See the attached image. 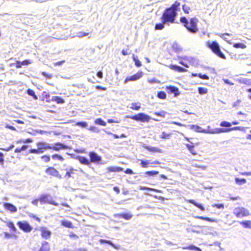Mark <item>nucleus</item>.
I'll return each mask as SVG.
<instances>
[{
  "label": "nucleus",
  "instance_id": "obj_1",
  "mask_svg": "<svg viewBox=\"0 0 251 251\" xmlns=\"http://www.w3.org/2000/svg\"><path fill=\"white\" fill-rule=\"evenodd\" d=\"M180 5V3L177 0H176L170 7L166 8L161 16V22L168 24L175 23Z\"/></svg>",
  "mask_w": 251,
  "mask_h": 251
},
{
  "label": "nucleus",
  "instance_id": "obj_2",
  "mask_svg": "<svg viewBox=\"0 0 251 251\" xmlns=\"http://www.w3.org/2000/svg\"><path fill=\"white\" fill-rule=\"evenodd\" d=\"M179 21L182 24L184 27L189 32L193 33L198 32V28L197 25L199 20L196 17L191 18L188 21L185 16H182L180 18Z\"/></svg>",
  "mask_w": 251,
  "mask_h": 251
},
{
  "label": "nucleus",
  "instance_id": "obj_3",
  "mask_svg": "<svg viewBox=\"0 0 251 251\" xmlns=\"http://www.w3.org/2000/svg\"><path fill=\"white\" fill-rule=\"evenodd\" d=\"M206 46L216 55L222 59H226V56L221 50L220 47L216 41H214L211 42L208 41L206 43Z\"/></svg>",
  "mask_w": 251,
  "mask_h": 251
},
{
  "label": "nucleus",
  "instance_id": "obj_4",
  "mask_svg": "<svg viewBox=\"0 0 251 251\" xmlns=\"http://www.w3.org/2000/svg\"><path fill=\"white\" fill-rule=\"evenodd\" d=\"M233 213L238 218H242L250 215L249 211L243 207H235L233 210Z\"/></svg>",
  "mask_w": 251,
  "mask_h": 251
},
{
  "label": "nucleus",
  "instance_id": "obj_5",
  "mask_svg": "<svg viewBox=\"0 0 251 251\" xmlns=\"http://www.w3.org/2000/svg\"><path fill=\"white\" fill-rule=\"evenodd\" d=\"M127 117L142 122H148L151 119V117L149 115L143 113H139L132 116H127Z\"/></svg>",
  "mask_w": 251,
  "mask_h": 251
},
{
  "label": "nucleus",
  "instance_id": "obj_6",
  "mask_svg": "<svg viewBox=\"0 0 251 251\" xmlns=\"http://www.w3.org/2000/svg\"><path fill=\"white\" fill-rule=\"evenodd\" d=\"M39 201L42 204L48 203L55 206H58L59 204L52 200V197L49 195H42L39 199Z\"/></svg>",
  "mask_w": 251,
  "mask_h": 251
},
{
  "label": "nucleus",
  "instance_id": "obj_7",
  "mask_svg": "<svg viewBox=\"0 0 251 251\" xmlns=\"http://www.w3.org/2000/svg\"><path fill=\"white\" fill-rule=\"evenodd\" d=\"M17 225L21 229L26 232H30L32 229V227L25 221L19 222Z\"/></svg>",
  "mask_w": 251,
  "mask_h": 251
},
{
  "label": "nucleus",
  "instance_id": "obj_8",
  "mask_svg": "<svg viewBox=\"0 0 251 251\" xmlns=\"http://www.w3.org/2000/svg\"><path fill=\"white\" fill-rule=\"evenodd\" d=\"M143 75V72L142 71H139L137 73L134 75H133L131 76H127L125 79V83H126L129 81H135L141 78Z\"/></svg>",
  "mask_w": 251,
  "mask_h": 251
},
{
  "label": "nucleus",
  "instance_id": "obj_9",
  "mask_svg": "<svg viewBox=\"0 0 251 251\" xmlns=\"http://www.w3.org/2000/svg\"><path fill=\"white\" fill-rule=\"evenodd\" d=\"M45 172L49 175L56 177L59 179L62 178V176L59 174V172L53 167H50L48 168L46 170Z\"/></svg>",
  "mask_w": 251,
  "mask_h": 251
},
{
  "label": "nucleus",
  "instance_id": "obj_10",
  "mask_svg": "<svg viewBox=\"0 0 251 251\" xmlns=\"http://www.w3.org/2000/svg\"><path fill=\"white\" fill-rule=\"evenodd\" d=\"M32 63V60L29 59H25L22 61L19 60H16L15 61V65L17 69L22 68L23 66H28V65Z\"/></svg>",
  "mask_w": 251,
  "mask_h": 251
},
{
  "label": "nucleus",
  "instance_id": "obj_11",
  "mask_svg": "<svg viewBox=\"0 0 251 251\" xmlns=\"http://www.w3.org/2000/svg\"><path fill=\"white\" fill-rule=\"evenodd\" d=\"M51 149L55 151H59L61 149L65 150L69 149V147L60 142L56 143L54 145H51Z\"/></svg>",
  "mask_w": 251,
  "mask_h": 251
},
{
  "label": "nucleus",
  "instance_id": "obj_12",
  "mask_svg": "<svg viewBox=\"0 0 251 251\" xmlns=\"http://www.w3.org/2000/svg\"><path fill=\"white\" fill-rule=\"evenodd\" d=\"M89 155L90 156L91 161L93 163H99L101 160V157L95 152H90Z\"/></svg>",
  "mask_w": 251,
  "mask_h": 251
},
{
  "label": "nucleus",
  "instance_id": "obj_13",
  "mask_svg": "<svg viewBox=\"0 0 251 251\" xmlns=\"http://www.w3.org/2000/svg\"><path fill=\"white\" fill-rule=\"evenodd\" d=\"M3 206L6 210H8L12 213L16 212L17 211L16 207L10 203H4Z\"/></svg>",
  "mask_w": 251,
  "mask_h": 251
},
{
  "label": "nucleus",
  "instance_id": "obj_14",
  "mask_svg": "<svg viewBox=\"0 0 251 251\" xmlns=\"http://www.w3.org/2000/svg\"><path fill=\"white\" fill-rule=\"evenodd\" d=\"M41 236L43 238L48 239L51 235V232L46 227H43L41 229Z\"/></svg>",
  "mask_w": 251,
  "mask_h": 251
},
{
  "label": "nucleus",
  "instance_id": "obj_15",
  "mask_svg": "<svg viewBox=\"0 0 251 251\" xmlns=\"http://www.w3.org/2000/svg\"><path fill=\"white\" fill-rule=\"evenodd\" d=\"M166 90L168 93H174L175 95L179 94V93L178 88L174 86H166Z\"/></svg>",
  "mask_w": 251,
  "mask_h": 251
},
{
  "label": "nucleus",
  "instance_id": "obj_16",
  "mask_svg": "<svg viewBox=\"0 0 251 251\" xmlns=\"http://www.w3.org/2000/svg\"><path fill=\"white\" fill-rule=\"evenodd\" d=\"M117 218H122L126 220H130L133 215L130 213H122V214H118L115 216Z\"/></svg>",
  "mask_w": 251,
  "mask_h": 251
},
{
  "label": "nucleus",
  "instance_id": "obj_17",
  "mask_svg": "<svg viewBox=\"0 0 251 251\" xmlns=\"http://www.w3.org/2000/svg\"><path fill=\"white\" fill-rule=\"evenodd\" d=\"M168 67L173 70H175L178 72H184L187 71V69L182 68L176 65L171 64L168 66Z\"/></svg>",
  "mask_w": 251,
  "mask_h": 251
},
{
  "label": "nucleus",
  "instance_id": "obj_18",
  "mask_svg": "<svg viewBox=\"0 0 251 251\" xmlns=\"http://www.w3.org/2000/svg\"><path fill=\"white\" fill-rule=\"evenodd\" d=\"M150 164H160V162L158 161L151 162L149 160H141V165L143 168H147Z\"/></svg>",
  "mask_w": 251,
  "mask_h": 251
},
{
  "label": "nucleus",
  "instance_id": "obj_19",
  "mask_svg": "<svg viewBox=\"0 0 251 251\" xmlns=\"http://www.w3.org/2000/svg\"><path fill=\"white\" fill-rule=\"evenodd\" d=\"M100 242L101 244H103V243L108 244L116 250H120L121 249V246L120 245H115L109 240H104V239H100Z\"/></svg>",
  "mask_w": 251,
  "mask_h": 251
},
{
  "label": "nucleus",
  "instance_id": "obj_20",
  "mask_svg": "<svg viewBox=\"0 0 251 251\" xmlns=\"http://www.w3.org/2000/svg\"><path fill=\"white\" fill-rule=\"evenodd\" d=\"M37 147L43 150L50 149L51 145L47 142H38L36 144Z\"/></svg>",
  "mask_w": 251,
  "mask_h": 251
},
{
  "label": "nucleus",
  "instance_id": "obj_21",
  "mask_svg": "<svg viewBox=\"0 0 251 251\" xmlns=\"http://www.w3.org/2000/svg\"><path fill=\"white\" fill-rule=\"evenodd\" d=\"M144 148L152 152H159V153H162V150L157 148V147H151V146H145Z\"/></svg>",
  "mask_w": 251,
  "mask_h": 251
},
{
  "label": "nucleus",
  "instance_id": "obj_22",
  "mask_svg": "<svg viewBox=\"0 0 251 251\" xmlns=\"http://www.w3.org/2000/svg\"><path fill=\"white\" fill-rule=\"evenodd\" d=\"M187 201L188 203H192V204H194V205H195L196 206H197V207L200 208L201 211H204V210H205L204 207L201 204L196 202L193 200H187Z\"/></svg>",
  "mask_w": 251,
  "mask_h": 251
},
{
  "label": "nucleus",
  "instance_id": "obj_23",
  "mask_svg": "<svg viewBox=\"0 0 251 251\" xmlns=\"http://www.w3.org/2000/svg\"><path fill=\"white\" fill-rule=\"evenodd\" d=\"M239 223L245 228H251V221H242L240 222Z\"/></svg>",
  "mask_w": 251,
  "mask_h": 251
},
{
  "label": "nucleus",
  "instance_id": "obj_24",
  "mask_svg": "<svg viewBox=\"0 0 251 251\" xmlns=\"http://www.w3.org/2000/svg\"><path fill=\"white\" fill-rule=\"evenodd\" d=\"M50 246L48 242L45 241L42 243V246L39 251H49Z\"/></svg>",
  "mask_w": 251,
  "mask_h": 251
},
{
  "label": "nucleus",
  "instance_id": "obj_25",
  "mask_svg": "<svg viewBox=\"0 0 251 251\" xmlns=\"http://www.w3.org/2000/svg\"><path fill=\"white\" fill-rule=\"evenodd\" d=\"M190 128L196 132L203 133V129L199 126L194 125H191L190 126Z\"/></svg>",
  "mask_w": 251,
  "mask_h": 251
},
{
  "label": "nucleus",
  "instance_id": "obj_26",
  "mask_svg": "<svg viewBox=\"0 0 251 251\" xmlns=\"http://www.w3.org/2000/svg\"><path fill=\"white\" fill-rule=\"evenodd\" d=\"M78 159L79 162L85 165H89L90 164L89 161L85 157L79 156Z\"/></svg>",
  "mask_w": 251,
  "mask_h": 251
},
{
  "label": "nucleus",
  "instance_id": "obj_27",
  "mask_svg": "<svg viewBox=\"0 0 251 251\" xmlns=\"http://www.w3.org/2000/svg\"><path fill=\"white\" fill-rule=\"evenodd\" d=\"M183 249L184 250H194V251H201V249L194 245H190L188 247H183Z\"/></svg>",
  "mask_w": 251,
  "mask_h": 251
},
{
  "label": "nucleus",
  "instance_id": "obj_28",
  "mask_svg": "<svg viewBox=\"0 0 251 251\" xmlns=\"http://www.w3.org/2000/svg\"><path fill=\"white\" fill-rule=\"evenodd\" d=\"M168 24L167 23H163L161 22L160 23L156 24L155 25V30H162L164 28V24Z\"/></svg>",
  "mask_w": 251,
  "mask_h": 251
},
{
  "label": "nucleus",
  "instance_id": "obj_29",
  "mask_svg": "<svg viewBox=\"0 0 251 251\" xmlns=\"http://www.w3.org/2000/svg\"><path fill=\"white\" fill-rule=\"evenodd\" d=\"M139 188H139L140 190H148L154 191V192H156L162 193L161 190L155 189L154 188H149V187H145V186H140Z\"/></svg>",
  "mask_w": 251,
  "mask_h": 251
},
{
  "label": "nucleus",
  "instance_id": "obj_30",
  "mask_svg": "<svg viewBox=\"0 0 251 251\" xmlns=\"http://www.w3.org/2000/svg\"><path fill=\"white\" fill-rule=\"evenodd\" d=\"M141 104L140 103H131L130 104V108L134 110H138L140 108Z\"/></svg>",
  "mask_w": 251,
  "mask_h": 251
},
{
  "label": "nucleus",
  "instance_id": "obj_31",
  "mask_svg": "<svg viewBox=\"0 0 251 251\" xmlns=\"http://www.w3.org/2000/svg\"><path fill=\"white\" fill-rule=\"evenodd\" d=\"M62 225L69 228H72L73 225L72 223L68 221H62L61 222Z\"/></svg>",
  "mask_w": 251,
  "mask_h": 251
},
{
  "label": "nucleus",
  "instance_id": "obj_32",
  "mask_svg": "<svg viewBox=\"0 0 251 251\" xmlns=\"http://www.w3.org/2000/svg\"><path fill=\"white\" fill-rule=\"evenodd\" d=\"M66 170L67 172L65 176L68 177H71V175L74 174V169L73 168H70V169H66Z\"/></svg>",
  "mask_w": 251,
  "mask_h": 251
},
{
  "label": "nucleus",
  "instance_id": "obj_33",
  "mask_svg": "<svg viewBox=\"0 0 251 251\" xmlns=\"http://www.w3.org/2000/svg\"><path fill=\"white\" fill-rule=\"evenodd\" d=\"M182 8L185 14H189L191 11V8L186 4L182 5Z\"/></svg>",
  "mask_w": 251,
  "mask_h": 251
},
{
  "label": "nucleus",
  "instance_id": "obj_34",
  "mask_svg": "<svg viewBox=\"0 0 251 251\" xmlns=\"http://www.w3.org/2000/svg\"><path fill=\"white\" fill-rule=\"evenodd\" d=\"M108 170L109 172H120L122 170V169L120 167H110L108 168Z\"/></svg>",
  "mask_w": 251,
  "mask_h": 251
},
{
  "label": "nucleus",
  "instance_id": "obj_35",
  "mask_svg": "<svg viewBox=\"0 0 251 251\" xmlns=\"http://www.w3.org/2000/svg\"><path fill=\"white\" fill-rule=\"evenodd\" d=\"M235 180V182L239 185L245 184L247 182L245 178L240 179L239 178H236Z\"/></svg>",
  "mask_w": 251,
  "mask_h": 251
},
{
  "label": "nucleus",
  "instance_id": "obj_36",
  "mask_svg": "<svg viewBox=\"0 0 251 251\" xmlns=\"http://www.w3.org/2000/svg\"><path fill=\"white\" fill-rule=\"evenodd\" d=\"M95 123L96 124L100 125L102 126H105L106 125V123L103 121L101 119H97L95 120Z\"/></svg>",
  "mask_w": 251,
  "mask_h": 251
},
{
  "label": "nucleus",
  "instance_id": "obj_37",
  "mask_svg": "<svg viewBox=\"0 0 251 251\" xmlns=\"http://www.w3.org/2000/svg\"><path fill=\"white\" fill-rule=\"evenodd\" d=\"M51 157L53 159H57L61 161H63L64 160V158L62 156L57 154L52 155Z\"/></svg>",
  "mask_w": 251,
  "mask_h": 251
},
{
  "label": "nucleus",
  "instance_id": "obj_38",
  "mask_svg": "<svg viewBox=\"0 0 251 251\" xmlns=\"http://www.w3.org/2000/svg\"><path fill=\"white\" fill-rule=\"evenodd\" d=\"M159 174L158 171H147L145 173V175L147 176H154Z\"/></svg>",
  "mask_w": 251,
  "mask_h": 251
},
{
  "label": "nucleus",
  "instance_id": "obj_39",
  "mask_svg": "<svg viewBox=\"0 0 251 251\" xmlns=\"http://www.w3.org/2000/svg\"><path fill=\"white\" fill-rule=\"evenodd\" d=\"M171 136V133H166V132H163L161 135V136L160 137L162 138V139H169L170 138Z\"/></svg>",
  "mask_w": 251,
  "mask_h": 251
},
{
  "label": "nucleus",
  "instance_id": "obj_40",
  "mask_svg": "<svg viewBox=\"0 0 251 251\" xmlns=\"http://www.w3.org/2000/svg\"><path fill=\"white\" fill-rule=\"evenodd\" d=\"M221 126L222 127H230L231 126V124L229 122H226V121H223L221 122L220 124Z\"/></svg>",
  "mask_w": 251,
  "mask_h": 251
},
{
  "label": "nucleus",
  "instance_id": "obj_41",
  "mask_svg": "<svg viewBox=\"0 0 251 251\" xmlns=\"http://www.w3.org/2000/svg\"><path fill=\"white\" fill-rule=\"evenodd\" d=\"M7 226L9 227L14 232H16L17 229L14 226L13 223L12 222H9L7 224Z\"/></svg>",
  "mask_w": 251,
  "mask_h": 251
},
{
  "label": "nucleus",
  "instance_id": "obj_42",
  "mask_svg": "<svg viewBox=\"0 0 251 251\" xmlns=\"http://www.w3.org/2000/svg\"><path fill=\"white\" fill-rule=\"evenodd\" d=\"M233 47L235 48H241L245 49L246 47V46L242 43H235L233 45Z\"/></svg>",
  "mask_w": 251,
  "mask_h": 251
},
{
  "label": "nucleus",
  "instance_id": "obj_43",
  "mask_svg": "<svg viewBox=\"0 0 251 251\" xmlns=\"http://www.w3.org/2000/svg\"><path fill=\"white\" fill-rule=\"evenodd\" d=\"M76 125L78 126H81L82 127H86L87 126V124L86 122H77L76 124Z\"/></svg>",
  "mask_w": 251,
  "mask_h": 251
},
{
  "label": "nucleus",
  "instance_id": "obj_44",
  "mask_svg": "<svg viewBox=\"0 0 251 251\" xmlns=\"http://www.w3.org/2000/svg\"><path fill=\"white\" fill-rule=\"evenodd\" d=\"M198 90H199V93H200L201 94L207 93V89L205 88L199 87Z\"/></svg>",
  "mask_w": 251,
  "mask_h": 251
},
{
  "label": "nucleus",
  "instance_id": "obj_45",
  "mask_svg": "<svg viewBox=\"0 0 251 251\" xmlns=\"http://www.w3.org/2000/svg\"><path fill=\"white\" fill-rule=\"evenodd\" d=\"M42 75L48 78H51L52 76H53V75L51 74H49V73H47V72H42Z\"/></svg>",
  "mask_w": 251,
  "mask_h": 251
},
{
  "label": "nucleus",
  "instance_id": "obj_46",
  "mask_svg": "<svg viewBox=\"0 0 251 251\" xmlns=\"http://www.w3.org/2000/svg\"><path fill=\"white\" fill-rule=\"evenodd\" d=\"M198 76L202 79H209V77L206 75H202L201 74H199Z\"/></svg>",
  "mask_w": 251,
  "mask_h": 251
},
{
  "label": "nucleus",
  "instance_id": "obj_47",
  "mask_svg": "<svg viewBox=\"0 0 251 251\" xmlns=\"http://www.w3.org/2000/svg\"><path fill=\"white\" fill-rule=\"evenodd\" d=\"M32 142V140L30 138H28L25 140H21L18 141V143H30Z\"/></svg>",
  "mask_w": 251,
  "mask_h": 251
},
{
  "label": "nucleus",
  "instance_id": "obj_48",
  "mask_svg": "<svg viewBox=\"0 0 251 251\" xmlns=\"http://www.w3.org/2000/svg\"><path fill=\"white\" fill-rule=\"evenodd\" d=\"M133 59L135 61V65L139 67L142 65L141 62L138 59L136 58L134 56L133 57Z\"/></svg>",
  "mask_w": 251,
  "mask_h": 251
},
{
  "label": "nucleus",
  "instance_id": "obj_49",
  "mask_svg": "<svg viewBox=\"0 0 251 251\" xmlns=\"http://www.w3.org/2000/svg\"><path fill=\"white\" fill-rule=\"evenodd\" d=\"M41 159L45 162H49L50 161V157L48 155H43L41 157Z\"/></svg>",
  "mask_w": 251,
  "mask_h": 251
},
{
  "label": "nucleus",
  "instance_id": "obj_50",
  "mask_svg": "<svg viewBox=\"0 0 251 251\" xmlns=\"http://www.w3.org/2000/svg\"><path fill=\"white\" fill-rule=\"evenodd\" d=\"M210 134H219V128H216L214 129H212L211 131L208 132Z\"/></svg>",
  "mask_w": 251,
  "mask_h": 251
},
{
  "label": "nucleus",
  "instance_id": "obj_51",
  "mask_svg": "<svg viewBox=\"0 0 251 251\" xmlns=\"http://www.w3.org/2000/svg\"><path fill=\"white\" fill-rule=\"evenodd\" d=\"M243 127L241 126H235L231 128H229V131H231L232 130H242L243 129Z\"/></svg>",
  "mask_w": 251,
  "mask_h": 251
},
{
  "label": "nucleus",
  "instance_id": "obj_52",
  "mask_svg": "<svg viewBox=\"0 0 251 251\" xmlns=\"http://www.w3.org/2000/svg\"><path fill=\"white\" fill-rule=\"evenodd\" d=\"M212 206V207H215L218 209H223L224 208V205L223 204H214Z\"/></svg>",
  "mask_w": 251,
  "mask_h": 251
},
{
  "label": "nucleus",
  "instance_id": "obj_53",
  "mask_svg": "<svg viewBox=\"0 0 251 251\" xmlns=\"http://www.w3.org/2000/svg\"><path fill=\"white\" fill-rule=\"evenodd\" d=\"M14 147V145H11L9 147H8L6 149H4V148H0V150H2V151H9L11 150L12 149H13Z\"/></svg>",
  "mask_w": 251,
  "mask_h": 251
},
{
  "label": "nucleus",
  "instance_id": "obj_54",
  "mask_svg": "<svg viewBox=\"0 0 251 251\" xmlns=\"http://www.w3.org/2000/svg\"><path fill=\"white\" fill-rule=\"evenodd\" d=\"M89 130L97 133L99 132V129L95 126H91Z\"/></svg>",
  "mask_w": 251,
  "mask_h": 251
},
{
  "label": "nucleus",
  "instance_id": "obj_55",
  "mask_svg": "<svg viewBox=\"0 0 251 251\" xmlns=\"http://www.w3.org/2000/svg\"><path fill=\"white\" fill-rule=\"evenodd\" d=\"M39 151L38 148L37 149H31L29 151V153H36V154H39Z\"/></svg>",
  "mask_w": 251,
  "mask_h": 251
},
{
  "label": "nucleus",
  "instance_id": "obj_56",
  "mask_svg": "<svg viewBox=\"0 0 251 251\" xmlns=\"http://www.w3.org/2000/svg\"><path fill=\"white\" fill-rule=\"evenodd\" d=\"M65 62V60H63L59 61L54 63L53 65L54 66H59V65H62Z\"/></svg>",
  "mask_w": 251,
  "mask_h": 251
},
{
  "label": "nucleus",
  "instance_id": "obj_57",
  "mask_svg": "<svg viewBox=\"0 0 251 251\" xmlns=\"http://www.w3.org/2000/svg\"><path fill=\"white\" fill-rule=\"evenodd\" d=\"M55 100L57 101V103H63L64 102V100L63 99H62L61 98H59V97H55Z\"/></svg>",
  "mask_w": 251,
  "mask_h": 251
},
{
  "label": "nucleus",
  "instance_id": "obj_58",
  "mask_svg": "<svg viewBox=\"0 0 251 251\" xmlns=\"http://www.w3.org/2000/svg\"><path fill=\"white\" fill-rule=\"evenodd\" d=\"M219 132L220 133H224V132H228L229 131V128H219Z\"/></svg>",
  "mask_w": 251,
  "mask_h": 251
},
{
  "label": "nucleus",
  "instance_id": "obj_59",
  "mask_svg": "<svg viewBox=\"0 0 251 251\" xmlns=\"http://www.w3.org/2000/svg\"><path fill=\"white\" fill-rule=\"evenodd\" d=\"M97 76L100 78H102L103 77V74L101 71H99L97 73Z\"/></svg>",
  "mask_w": 251,
  "mask_h": 251
},
{
  "label": "nucleus",
  "instance_id": "obj_60",
  "mask_svg": "<svg viewBox=\"0 0 251 251\" xmlns=\"http://www.w3.org/2000/svg\"><path fill=\"white\" fill-rule=\"evenodd\" d=\"M125 173L127 174H133V172L132 170L130 169H126V170L125 171Z\"/></svg>",
  "mask_w": 251,
  "mask_h": 251
},
{
  "label": "nucleus",
  "instance_id": "obj_61",
  "mask_svg": "<svg viewBox=\"0 0 251 251\" xmlns=\"http://www.w3.org/2000/svg\"><path fill=\"white\" fill-rule=\"evenodd\" d=\"M156 97L160 99H165L166 98V95H156Z\"/></svg>",
  "mask_w": 251,
  "mask_h": 251
},
{
  "label": "nucleus",
  "instance_id": "obj_62",
  "mask_svg": "<svg viewBox=\"0 0 251 251\" xmlns=\"http://www.w3.org/2000/svg\"><path fill=\"white\" fill-rule=\"evenodd\" d=\"M229 199L232 201H234V200H241V198L239 197H230Z\"/></svg>",
  "mask_w": 251,
  "mask_h": 251
},
{
  "label": "nucleus",
  "instance_id": "obj_63",
  "mask_svg": "<svg viewBox=\"0 0 251 251\" xmlns=\"http://www.w3.org/2000/svg\"><path fill=\"white\" fill-rule=\"evenodd\" d=\"M189 151L193 155H196L197 154V152L195 151L194 148H192L190 150H189Z\"/></svg>",
  "mask_w": 251,
  "mask_h": 251
},
{
  "label": "nucleus",
  "instance_id": "obj_64",
  "mask_svg": "<svg viewBox=\"0 0 251 251\" xmlns=\"http://www.w3.org/2000/svg\"><path fill=\"white\" fill-rule=\"evenodd\" d=\"M122 53L124 55H126L128 54V51L127 50H122Z\"/></svg>",
  "mask_w": 251,
  "mask_h": 251
}]
</instances>
